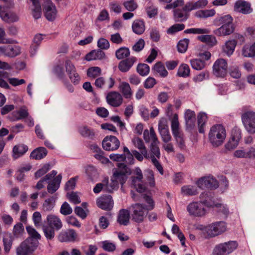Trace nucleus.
Wrapping results in <instances>:
<instances>
[{"label":"nucleus","instance_id":"nucleus-39","mask_svg":"<svg viewBox=\"0 0 255 255\" xmlns=\"http://www.w3.org/2000/svg\"><path fill=\"white\" fill-rule=\"evenodd\" d=\"M233 18L230 15H226L223 16L217 17L215 20V23L217 25H229L233 24Z\"/></svg>","mask_w":255,"mask_h":255},{"label":"nucleus","instance_id":"nucleus-36","mask_svg":"<svg viewBox=\"0 0 255 255\" xmlns=\"http://www.w3.org/2000/svg\"><path fill=\"white\" fill-rule=\"evenodd\" d=\"M132 29L135 33L141 34L145 30L144 22L141 20H135L132 23Z\"/></svg>","mask_w":255,"mask_h":255},{"label":"nucleus","instance_id":"nucleus-27","mask_svg":"<svg viewBox=\"0 0 255 255\" xmlns=\"http://www.w3.org/2000/svg\"><path fill=\"white\" fill-rule=\"evenodd\" d=\"M208 4L207 0H199L196 2H189L186 4L184 7L185 11H189L194 9L203 8Z\"/></svg>","mask_w":255,"mask_h":255},{"label":"nucleus","instance_id":"nucleus-49","mask_svg":"<svg viewBox=\"0 0 255 255\" xmlns=\"http://www.w3.org/2000/svg\"><path fill=\"white\" fill-rule=\"evenodd\" d=\"M154 70L162 77H166L168 75V72L164 65L161 62L156 63L153 67Z\"/></svg>","mask_w":255,"mask_h":255},{"label":"nucleus","instance_id":"nucleus-22","mask_svg":"<svg viewBox=\"0 0 255 255\" xmlns=\"http://www.w3.org/2000/svg\"><path fill=\"white\" fill-rule=\"evenodd\" d=\"M136 61L137 58L135 57H128L120 62L118 68L122 72H127L129 70Z\"/></svg>","mask_w":255,"mask_h":255},{"label":"nucleus","instance_id":"nucleus-21","mask_svg":"<svg viewBox=\"0 0 255 255\" xmlns=\"http://www.w3.org/2000/svg\"><path fill=\"white\" fill-rule=\"evenodd\" d=\"M235 9L244 14H250L253 12L251 3L244 0L237 1L235 4Z\"/></svg>","mask_w":255,"mask_h":255},{"label":"nucleus","instance_id":"nucleus-13","mask_svg":"<svg viewBox=\"0 0 255 255\" xmlns=\"http://www.w3.org/2000/svg\"><path fill=\"white\" fill-rule=\"evenodd\" d=\"M44 11L45 17L49 21L54 20L57 16V10L55 5L51 0H44Z\"/></svg>","mask_w":255,"mask_h":255},{"label":"nucleus","instance_id":"nucleus-9","mask_svg":"<svg viewBox=\"0 0 255 255\" xmlns=\"http://www.w3.org/2000/svg\"><path fill=\"white\" fill-rule=\"evenodd\" d=\"M131 179L132 185L136 188L137 192L142 193L145 191L146 186L142 184V172L139 167H135L132 171Z\"/></svg>","mask_w":255,"mask_h":255},{"label":"nucleus","instance_id":"nucleus-10","mask_svg":"<svg viewBox=\"0 0 255 255\" xmlns=\"http://www.w3.org/2000/svg\"><path fill=\"white\" fill-rule=\"evenodd\" d=\"M187 210L190 215L195 217H202L207 213L205 206L199 202H192L187 206Z\"/></svg>","mask_w":255,"mask_h":255},{"label":"nucleus","instance_id":"nucleus-14","mask_svg":"<svg viewBox=\"0 0 255 255\" xmlns=\"http://www.w3.org/2000/svg\"><path fill=\"white\" fill-rule=\"evenodd\" d=\"M197 184L201 189L205 188L216 189L219 186L218 182L212 176L204 177L200 178L197 182Z\"/></svg>","mask_w":255,"mask_h":255},{"label":"nucleus","instance_id":"nucleus-2","mask_svg":"<svg viewBox=\"0 0 255 255\" xmlns=\"http://www.w3.org/2000/svg\"><path fill=\"white\" fill-rule=\"evenodd\" d=\"M226 137V131L221 125L212 126L209 132V139L213 146L218 147L222 145Z\"/></svg>","mask_w":255,"mask_h":255},{"label":"nucleus","instance_id":"nucleus-58","mask_svg":"<svg viewBox=\"0 0 255 255\" xmlns=\"http://www.w3.org/2000/svg\"><path fill=\"white\" fill-rule=\"evenodd\" d=\"M32 220L35 226L39 229L42 228V216L40 212H35L32 215Z\"/></svg>","mask_w":255,"mask_h":255},{"label":"nucleus","instance_id":"nucleus-50","mask_svg":"<svg viewBox=\"0 0 255 255\" xmlns=\"http://www.w3.org/2000/svg\"><path fill=\"white\" fill-rule=\"evenodd\" d=\"M190 64L192 67L196 70H201L204 69L206 66L205 61L199 59H191Z\"/></svg>","mask_w":255,"mask_h":255},{"label":"nucleus","instance_id":"nucleus-11","mask_svg":"<svg viewBox=\"0 0 255 255\" xmlns=\"http://www.w3.org/2000/svg\"><path fill=\"white\" fill-rule=\"evenodd\" d=\"M57 238L60 242L71 243L78 241V235L73 229L62 230L58 235Z\"/></svg>","mask_w":255,"mask_h":255},{"label":"nucleus","instance_id":"nucleus-26","mask_svg":"<svg viewBox=\"0 0 255 255\" xmlns=\"http://www.w3.org/2000/svg\"><path fill=\"white\" fill-rule=\"evenodd\" d=\"M62 180L61 174H59L51 181H47L48 183L47 186V191L50 194L55 192L60 187V184Z\"/></svg>","mask_w":255,"mask_h":255},{"label":"nucleus","instance_id":"nucleus-17","mask_svg":"<svg viewBox=\"0 0 255 255\" xmlns=\"http://www.w3.org/2000/svg\"><path fill=\"white\" fill-rule=\"evenodd\" d=\"M158 130L163 142H169L171 140L172 137L168 126L164 120L159 122Z\"/></svg>","mask_w":255,"mask_h":255},{"label":"nucleus","instance_id":"nucleus-62","mask_svg":"<svg viewBox=\"0 0 255 255\" xmlns=\"http://www.w3.org/2000/svg\"><path fill=\"white\" fill-rule=\"evenodd\" d=\"M227 251L223 244H220L215 247L213 252V255H228Z\"/></svg>","mask_w":255,"mask_h":255},{"label":"nucleus","instance_id":"nucleus-37","mask_svg":"<svg viewBox=\"0 0 255 255\" xmlns=\"http://www.w3.org/2000/svg\"><path fill=\"white\" fill-rule=\"evenodd\" d=\"M200 199L202 204L207 207H212L213 203L212 202V196L211 193L203 192L200 195Z\"/></svg>","mask_w":255,"mask_h":255},{"label":"nucleus","instance_id":"nucleus-15","mask_svg":"<svg viewBox=\"0 0 255 255\" xmlns=\"http://www.w3.org/2000/svg\"><path fill=\"white\" fill-rule=\"evenodd\" d=\"M120 142L115 136H106L102 142V146L104 149L108 151L117 150L120 146Z\"/></svg>","mask_w":255,"mask_h":255},{"label":"nucleus","instance_id":"nucleus-55","mask_svg":"<svg viewBox=\"0 0 255 255\" xmlns=\"http://www.w3.org/2000/svg\"><path fill=\"white\" fill-rule=\"evenodd\" d=\"M53 72L60 79H64L65 74L62 64H57L55 65L53 68Z\"/></svg>","mask_w":255,"mask_h":255},{"label":"nucleus","instance_id":"nucleus-8","mask_svg":"<svg viewBox=\"0 0 255 255\" xmlns=\"http://www.w3.org/2000/svg\"><path fill=\"white\" fill-rule=\"evenodd\" d=\"M242 121L246 131L250 134H255V112L248 111L242 115Z\"/></svg>","mask_w":255,"mask_h":255},{"label":"nucleus","instance_id":"nucleus-34","mask_svg":"<svg viewBox=\"0 0 255 255\" xmlns=\"http://www.w3.org/2000/svg\"><path fill=\"white\" fill-rule=\"evenodd\" d=\"M47 154V151L43 147H39L32 151L30 154V157L36 160L43 158Z\"/></svg>","mask_w":255,"mask_h":255},{"label":"nucleus","instance_id":"nucleus-19","mask_svg":"<svg viewBox=\"0 0 255 255\" xmlns=\"http://www.w3.org/2000/svg\"><path fill=\"white\" fill-rule=\"evenodd\" d=\"M107 103L111 106L117 107L123 102L122 95L117 92H111L108 93L106 97Z\"/></svg>","mask_w":255,"mask_h":255},{"label":"nucleus","instance_id":"nucleus-33","mask_svg":"<svg viewBox=\"0 0 255 255\" xmlns=\"http://www.w3.org/2000/svg\"><path fill=\"white\" fill-rule=\"evenodd\" d=\"M130 212L126 209L121 210L119 212L118 222L121 225H127L129 221Z\"/></svg>","mask_w":255,"mask_h":255},{"label":"nucleus","instance_id":"nucleus-35","mask_svg":"<svg viewBox=\"0 0 255 255\" xmlns=\"http://www.w3.org/2000/svg\"><path fill=\"white\" fill-rule=\"evenodd\" d=\"M119 88L124 97L126 99L131 98L132 93L129 84L126 82L121 83Z\"/></svg>","mask_w":255,"mask_h":255},{"label":"nucleus","instance_id":"nucleus-41","mask_svg":"<svg viewBox=\"0 0 255 255\" xmlns=\"http://www.w3.org/2000/svg\"><path fill=\"white\" fill-rule=\"evenodd\" d=\"M79 132L82 136L91 139H93L95 136L94 130L87 126H82L79 128Z\"/></svg>","mask_w":255,"mask_h":255},{"label":"nucleus","instance_id":"nucleus-25","mask_svg":"<svg viewBox=\"0 0 255 255\" xmlns=\"http://www.w3.org/2000/svg\"><path fill=\"white\" fill-rule=\"evenodd\" d=\"M235 30L233 24L222 25L220 27L214 31V33L218 36L229 35Z\"/></svg>","mask_w":255,"mask_h":255},{"label":"nucleus","instance_id":"nucleus-61","mask_svg":"<svg viewBox=\"0 0 255 255\" xmlns=\"http://www.w3.org/2000/svg\"><path fill=\"white\" fill-rule=\"evenodd\" d=\"M137 72L141 76L147 75L149 72V66L146 64H139L136 68Z\"/></svg>","mask_w":255,"mask_h":255},{"label":"nucleus","instance_id":"nucleus-28","mask_svg":"<svg viewBox=\"0 0 255 255\" xmlns=\"http://www.w3.org/2000/svg\"><path fill=\"white\" fill-rule=\"evenodd\" d=\"M4 55L13 58L20 53V48L18 46L7 45L3 46Z\"/></svg>","mask_w":255,"mask_h":255},{"label":"nucleus","instance_id":"nucleus-43","mask_svg":"<svg viewBox=\"0 0 255 255\" xmlns=\"http://www.w3.org/2000/svg\"><path fill=\"white\" fill-rule=\"evenodd\" d=\"M115 54L118 59H123L129 55V49L126 47H122L116 50Z\"/></svg>","mask_w":255,"mask_h":255},{"label":"nucleus","instance_id":"nucleus-56","mask_svg":"<svg viewBox=\"0 0 255 255\" xmlns=\"http://www.w3.org/2000/svg\"><path fill=\"white\" fill-rule=\"evenodd\" d=\"M101 74V69L99 67H92L89 68L87 71L88 77L95 78Z\"/></svg>","mask_w":255,"mask_h":255},{"label":"nucleus","instance_id":"nucleus-44","mask_svg":"<svg viewBox=\"0 0 255 255\" xmlns=\"http://www.w3.org/2000/svg\"><path fill=\"white\" fill-rule=\"evenodd\" d=\"M32 2L34 8L32 10V14L35 19H38L41 16V8L39 2V0H31Z\"/></svg>","mask_w":255,"mask_h":255},{"label":"nucleus","instance_id":"nucleus-30","mask_svg":"<svg viewBox=\"0 0 255 255\" xmlns=\"http://www.w3.org/2000/svg\"><path fill=\"white\" fill-rule=\"evenodd\" d=\"M105 57V54L102 50H94L86 55L85 59L87 61L101 60L104 59Z\"/></svg>","mask_w":255,"mask_h":255},{"label":"nucleus","instance_id":"nucleus-5","mask_svg":"<svg viewBox=\"0 0 255 255\" xmlns=\"http://www.w3.org/2000/svg\"><path fill=\"white\" fill-rule=\"evenodd\" d=\"M143 156L146 159H150L159 173L161 175L163 174V167L158 161L160 158V152L158 144L150 145L149 153L146 151V155H143Z\"/></svg>","mask_w":255,"mask_h":255},{"label":"nucleus","instance_id":"nucleus-4","mask_svg":"<svg viewBox=\"0 0 255 255\" xmlns=\"http://www.w3.org/2000/svg\"><path fill=\"white\" fill-rule=\"evenodd\" d=\"M171 130L179 147L184 149L186 147L183 133L179 129V123L177 114H175L172 119Z\"/></svg>","mask_w":255,"mask_h":255},{"label":"nucleus","instance_id":"nucleus-6","mask_svg":"<svg viewBox=\"0 0 255 255\" xmlns=\"http://www.w3.org/2000/svg\"><path fill=\"white\" fill-rule=\"evenodd\" d=\"M38 242L32 238H27L17 248L16 255H30L36 249Z\"/></svg>","mask_w":255,"mask_h":255},{"label":"nucleus","instance_id":"nucleus-3","mask_svg":"<svg viewBox=\"0 0 255 255\" xmlns=\"http://www.w3.org/2000/svg\"><path fill=\"white\" fill-rule=\"evenodd\" d=\"M199 229L206 234L208 237H214L218 236L226 231L227 226L224 222H216L207 226H201Z\"/></svg>","mask_w":255,"mask_h":255},{"label":"nucleus","instance_id":"nucleus-31","mask_svg":"<svg viewBox=\"0 0 255 255\" xmlns=\"http://www.w3.org/2000/svg\"><path fill=\"white\" fill-rule=\"evenodd\" d=\"M237 41L235 40H229L223 46V51L227 55L230 56L234 53Z\"/></svg>","mask_w":255,"mask_h":255},{"label":"nucleus","instance_id":"nucleus-20","mask_svg":"<svg viewBox=\"0 0 255 255\" xmlns=\"http://www.w3.org/2000/svg\"><path fill=\"white\" fill-rule=\"evenodd\" d=\"M97 206L104 210H110L113 208V201L110 195L102 196L97 200Z\"/></svg>","mask_w":255,"mask_h":255},{"label":"nucleus","instance_id":"nucleus-47","mask_svg":"<svg viewBox=\"0 0 255 255\" xmlns=\"http://www.w3.org/2000/svg\"><path fill=\"white\" fill-rule=\"evenodd\" d=\"M253 44L251 46L245 45L242 49V55L245 57H252L255 56V48Z\"/></svg>","mask_w":255,"mask_h":255},{"label":"nucleus","instance_id":"nucleus-59","mask_svg":"<svg viewBox=\"0 0 255 255\" xmlns=\"http://www.w3.org/2000/svg\"><path fill=\"white\" fill-rule=\"evenodd\" d=\"M189 42V40L186 38L180 40L177 44L178 51L180 53H185L187 50Z\"/></svg>","mask_w":255,"mask_h":255},{"label":"nucleus","instance_id":"nucleus-7","mask_svg":"<svg viewBox=\"0 0 255 255\" xmlns=\"http://www.w3.org/2000/svg\"><path fill=\"white\" fill-rule=\"evenodd\" d=\"M130 210L131 219L138 223L142 222L147 214L145 206L139 203L132 205Z\"/></svg>","mask_w":255,"mask_h":255},{"label":"nucleus","instance_id":"nucleus-57","mask_svg":"<svg viewBox=\"0 0 255 255\" xmlns=\"http://www.w3.org/2000/svg\"><path fill=\"white\" fill-rule=\"evenodd\" d=\"M3 243L5 253H8L12 244L11 237L10 235L5 236L3 238Z\"/></svg>","mask_w":255,"mask_h":255},{"label":"nucleus","instance_id":"nucleus-52","mask_svg":"<svg viewBox=\"0 0 255 255\" xmlns=\"http://www.w3.org/2000/svg\"><path fill=\"white\" fill-rule=\"evenodd\" d=\"M132 142L134 146L140 150V152L143 155H146V148L142 139L138 137H136L132 139Z\"/></svg>","mask_w":255,"mask_h":255},{"label":"nucleus","instance_id":"nucleus-16","mask_svg":"<svg viewBox=\"0 0 255 255\" xmlns=\"http://www.w3.org/2000/svg\"><path fill=\"white\" fill-rule=\"evenodd\" d=\"M0 17L7 23H12L19 20L18 16L13 11H5L4 8L0 6Z\"/></svg>","mask_w":255,"mask_h":255},{"label":"nucleus","instance_id":"nucleus-45","mask_svg":"<svg viewBox=\"0 0 255 255\" xmlns=\"http://www.w3.org/2000/svg\"><path fill=\"white\" fill-rule=\"evenodd\" d=\"M106 181L107 182V184L105 185H103L104 187V191L111 193L114 190H117L118 188V186H117V183L115 182L112 178L111 179V182H110L109 181L108 178H105L103 181Z\"/></svg>","mask_w":255,"mask_h":255},{"label":"nucleus","instance_id":"nucleus-60","mask_svg":"<svg viewBox=\"0 0 255 255\" xmlns=\"http://www.w3.org/2000/svg\"><path fill=\"white\" fill-rule=\"evenodd\" d=\"M230 76L235 79H239L241 76V72L237 65L231 66L229 70Z\"/></svg>","mask_w":255,"mask_h":255},{"label":"nucleus","instance_id":"nucleus-29","mask_svg":"<svg viewBox=\"0 0 255 255\" xmlns=\"http://www.w3.org/2000/svg\"><path fill=\"white\" fill-rule=\"evenodd\" d=\"M113 180L117 183V186L119 187V184L120 183L122 186L126 182L128 176L126 172L116 170L113 174L111 177Z\"/></svg>","mask_w":255,"mask_h":255},{"label":"nucleus","instance_id":"nucleus-32","mask_svg":"<svg viewBox=\"0 0 255 255\" xmlns=\"http://www.w3.org/2000/svg\"><path fill=\"white\" fill-rule=\"evenodd\" d=\"M28 150V147L24 144H18L15 145L12 149V156L17 159L23 155Z\"/></svg>","mask_w":255,"mask_h":255},{"label":"nucleus","instance_id":"nucleus-63","mask_svg":"<svg viewBox=\"0 0 255 255\" xmlns=\"http://www.w3.org/2000/svg\"><path fill=\"white\" fill-rule=\"evenodd\" d=\"M223 245L227 251L228 255L235 250L238 247V243L235 241H230L224 243H223Z\"/></svg>","mask_w":255,"mask_h":255},{"label":"nucleus","instance_id":"nucleus-48","mask_svg":"<svg viewBox=\"0 0 255 255\" xmlns=\"http://www.w3.org/2000/svg\"><path fill=\"white\" fill-rule=\"evenodd\" d=\"M190 69L189 66L186 64H182L178 68L177 75L180 77H187L190 75Z\"/></svg>","mask_w":255,"mask_h":255},{"label":"nucleus","instance_id":"nucleus-64","mask_svg":"<svg viewBox=\"0 0 255 255\" xmlns=\"http://www.w3.org/2000/svg\"><path fill=\"white\" fill-rule=\"evenodd\" d=\"M73 210L70 205L66 202H64L61 206L60 212L62 215H68L72 213Z\"/></svg>","mask_w":255,"mask_h":255},{"label":"nucleus","instance_id":"nucleus-53","mask_svg":"<svg viewBox=\"0 0 255 255\" xmlns=\"http://www.w3.org/2000/svg\"><path fill=\"white\" fill-rule=\"evenodd\" d=\"M184 9L181 10L176 9L174 11V16L175 21H183L186 20L188 18L187 14L184 12Z\"/></svg>","mask_w":255,"mask_h":255},{"label":"nucleus","instance_id":"nucleus-12","mask_svg":"<svg viewBox=\"0 0 255 255\" xmlns=\"http://www.w3.org/2000/svg\"><path fill=\"white\" fill-rule=\"evenodd\" d=\"M228 64L226 60L217 59L213 66V73L218 77H224L227 73Z\"/></svg>","mask_w":255,"mask_h":255},{"label":"nucleus","instance_id":"nucleus-23","mask_svg":"<svg viewBox=\"0 0 255 255\" xmlns=\"http://www.w3.org/2000/svg\"><path fill=\"white\" fill-rule=\"evenodd\" d=\"M115 82V80L111 77L106 81L103 77H101L96 79L95 85L98 88L110 89L114 86Z\"/></svg>","mask_w":255,"mask_h":255},{"label":"nucleus","instance_id":"nucleus-51","mask_svg":"<svg viewBox=\"0 0 255 255\" xmlns=\"http://www.w3.org/2000/svg\"><path fill=\"white\" fill-rule=\"evenodd\" d=\"M215 14V11L213 9L199 10L195 13V16L199 18H207Z\"/></svg>","mask_w":255,"mask_h":255},{"label":"nucleus","instance_id":"nucleus-46","mask_svg":"<svg viewBox=\"0 0 255 255\" xmlns=\"http://www.w3.org/2000/svg\"><path fill=\"white\" fill-rule=\"evenodd\" d=\"M56 199L54 197H51L46 199L42 205L43 210L44 211H50L54 207Z\"/></svg>","mask_w":255,"mask_h":255},{"label":"nucleus","instance_id":"nucleus-18","mask_svg":"<svg viewBox=\"0 0 255 255\" xmlns=\"http://www.w3.org/2000/svg\"><path fill=\"white\" fill-rule=\"evenodd\" d=\"M241 137V132L240 130L233 131L230 139L225 145L226 148L229 150L235 149L238 145Z\"/></svg>","mask_w":255,"mask_h":255},{"label":"nucleus","instance_id":"nucleus-54","mask_svg":"<svg viewBox=\"0 0 255 255\" xmlns=\"http://www.w3.org/2000/svg\"><path fill=\"white\" fill-rule=\"evenodd\" d=\"M198 39L201 41L206 42L211 46H214L217 43L216 38L211 35H201L198 36Z\"/></svg>","mask_w":255,"mask_h":255},{"label":"nucleus","instance_id":"nucleus-38","mask_svg":"<svg viewBox=\"0 0 255 255\" xmlns=\"http://www.w3.org/2000/svg\"><path fill=\"white\" fill-rule=\"evenodd\" d=\"M197 118L199 132L204 133L205 132V126L207 119V115L204 113H200L197 116Z\"/></svg>","mask_w":255,"mask_h":255},{"label":"nucleus","instance_id":"nucleus-24","mask_svg":"<svg viewBox=\"0 0 255 255\" xmlns=\"http://www.w3.org/2000/svg\"><path fill=\"white\" fill-rule=\"evenodd\" d=\"M184 118L187 129H192L195 125L196 118L195 112L189 109L187 110L184 114Z\"/></svg>","mask_w":255,"mask_h":255},{"label":"nucleus","instance_id":"nucleus-1","mask_svg":"<svg viewBox=\"0 0 255 255\" xmlns=\"http://www.w3.org/2000/svg\"><path fill=\"white\" fill-rule=\"evenodd\" d=\"M45 223L42 226L43 232L47 240H52L55 236V232L62 228L63 223L59 216L53 214L47 216Z\"/></svg>","mask_w":255,"mask_h":255},{"label":"nucleus","instance_id":"nucleus-42","mask_svg":"<svg viewBox=\"0 0 255 255\" xmlns=\"http://www.w3.org/2000/svg\"><path fill=\"white\" fill-rule=\"evenodd\" d=\"M181 193L186 196H193L198 194L197 188L192 185H185L181 188Z\"/></svg>","mask_w":255,"mask_h":255},{"label":"nucleus","instance_id":"nucleus-40","mask_svg":"<svg viewBox=\"0 0 255 255\" xmlns=\"http://www.w3.org/2000/svg\"><path fill=\"white\" fill-rule=\"evenodd\" d=\"M86 173L88 179L92 181H95L98 178V173L96 169L93 166L89 165L86 168Z\"/></svg>","mask_w":255,"mask_h":255}]
</instances>
